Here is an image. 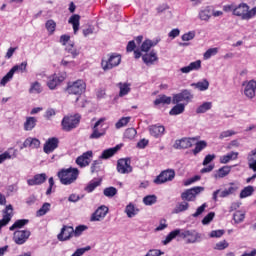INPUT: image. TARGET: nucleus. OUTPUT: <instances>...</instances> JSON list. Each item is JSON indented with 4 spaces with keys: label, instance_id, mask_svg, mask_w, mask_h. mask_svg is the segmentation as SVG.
Masks as SVG:
<instances>
[{
    "label": "nucleus",
    "instance_id": "obj_44",
    "mask_svg": "<svg viewBox=\"0 0 256 256\" xmlns=\"http://www.w3.org/2000/svg\"><path fill=\"white\" fill-rule=\"evenodd\" d=\"M51 211V204L44 203L42 207L36 212L37 217H43V215H47Z\"/></svg>",
    "mask_w": 256,
    "mask_h": 256
},
{
    "label": "nucleus",
    "instance_id": "obj_38",
    "mask_svg": "<svg viewBox=\"0 0 256 256\" xmlns=\"http://www.w3.org/2000/svg\"><path fill=\"white\" fill-rule=\"evenodd\" d=\"M118 151H119V146L106 149L102 152L100 159H110V157H113V155H115V153H117Z\"/></svg>",
    "mask_w": 256,
    "mask_h": 256
},
{
    "label": "nucleus",
    "instance_id": "obj_33",
    "mask_svg": "<svg viewBox=\"0 0 256 256\" xmlns=\"http://www.w3.org/2000/svg\"><path fill=\"white\" fill-rule=\"evenodd\" d=\"M37 125V119L35 117H27L24 123V131H33Z\"/></svg>",
    "mask_w": 256,
    "mask_h": 256
},
{
    "label": "nucleus",
    "instance_id": "obj_25",
    "mask_svg": "<svg viewBox=\"0 0 256 256\" xmlns=\"http://www.w3.org/2000/svg\"><path fill=\"white\" fill-rule=\"evenodd\" d=\"M9 159H17V149L9 148L4 153L0 154V165Z\"/></svg>",
    "mask_w": 256,
    "mask_h": 256
},
{
    "label": "nucleus",
    "instance_id": "obj_21",
    "mask_svg": "<svg viewBox=\"0 0 256 256\" xmlns=\"http://www.w3.org/2000/svg\"><path fill=\"white\" fill-rule=\"evenodd\" d=\"M13 217V206L8 205L6 206L5 210L3 211V218L0 220V229L5 227L11 221Z\"/></svg>",
    "mask_w": 256,
    "mask_h": 256
},
{
    "label": "nucleus",
    "instance_id": "obj_39",
    "mask_svg": "<svg viewBox=\"0 0 256 256\" xmlns=\"http://www.w3.org/2000/svg\"><path fill=\"white\" fill-rule=\"evenodd\" d=\"M185 104L177 103L169 112V115H181L185 113Z\"/></svg>",
    "mask_w": 256,
    "mask_h": 256
},
{
    "label": "nucleus",
    "instance_id": "obj_37",
    "mask_svg": "<svg viewBox=\"0 0 256 256\" xmlns=\"http://www.w3.org/2000/svg\"><path fill=\"white\" fill-rule=\"evenodd\" d=\"M107 133V130H99L97 126L92 127V133L89 136V139H101Z\"/></svg>",
    "mask_w": 256,
    "mask_h": 256
},
{
    "label": "nucleus",
    "instance_id": "obj_31",
    "mask_svg": "<svg viewBox=\"0 0 256 256\" xmlns=\"http://www.w3.org/2000/svg\"><path fill=\"white\" fill-rule=\"evenodd\" d=\"M119 87V97H125V95H129L131 93V84L120 82L117 84Z\"/></svg>",
    "mask_w": 256,
    "mask_h": 256
},
{
    "label": "nucleus",
    "instance_id": "obj_8",
    "mask_svg": "<svg viewBox=\"0 0 256 256\" xmlns=\"http://www.w3.org/2000/svg\"><path fill=\"white\" fill-rule=\"evenodd\" d=\"M191 101H193V94L187 89L182 90L178 94H175L172 98L173 104L180 103L182 105H185L186 107L187 105H189V103H191Z\"/></svg>",
    "mask_w": 256,
    "mask_h": 256
},
{
    "label": "nucleus",
    "instance_id": "obj_53",
    "mask_svg": "<svg viewBox=\"0 0 256 256\" xmlns=\"http://www.w3.org/2000/svg\"><path fill=\"white\" fill-rule=\"evenodd\" d=\"M144 205H155L157 203V196L148 195L143 198Z\"/></svg>",
    "mask_w": 256,
    "mask_h": 256
},
{
    "label": "nucleus",
    "instance_id": "obj_17",
    "mask_svg": "<svg viewBox=\"0 0 256 256\" xmlns=\"http://www.w3.org/2000/svg\"><path fill=\"white\" fill-rule=\"evenodd\" d=\"M57 147H59V138L52 137L45 142L43 151L46 155H49L53 153Z\"/></svg>",
    "mask_w": 256,
    "mask_h": 256
},
{
    "label": "nucleus",
    "instance_id": "obj_15",
    "mask_svg": "<svg viewBox=\"0 0 256 256\" xmlns=\"http://www.w3.org/2000/svg\"><path fill=\"white\" fill-rule=\"evenodd\" d=\"M107 213H109V208L105 205H102L98 207L95 212L92 213L90 217V221L92 223L97 222V221H103L105 217H107Z\"/></svg>",
    "mask_w": 256,
    "mask_h": 256
},
{
    "label": "nucleus",
    "instance_id": "obj_47",
    "mask_svg": "<svg viewBox=\"0 0 256 256\" xmlns=\"http://www.w3.org/2000/svg\"><path fill=\"white\" fill-rule=\"evenodd\" d=\"M11 72L14 74L17 73V71H20V73H25L27 71V62L24 61L21 64L15 65L10 69Z\"/></svg>",
    "mask_w": 256,
    "mask_h": 256
},
{
    "label": "nucleus",
    "instance_id": "obj_63",
    "mask_svg": "<svg viewBox=\"0 0 256 256\" xmlns=\"http://www.w3.org/2000/svg\"><path fill=\"white\" fill-rule=\"evenodd\" d=\"M182 41H193L195 39V31H189L182 35Z\"/></svg>",
    "mask_w": 256,
    "mask_h": 256
},
{
    "label": "nucleus",
    "instance_id": "obj_18",
    "mask_svg": "<svg viewBox=\"0 0 256 256\" xmlns=\"http://www.w3.org/2000/svg\"><path fill=\"white\" fill-rule=\"evenodd\" d=\"M71 237H75L73 226H64L58 234L59 241H69Z\"/></svg>",
    "mask_w": 256,
    "mask_h": 256
},
{
    "label": "nucleus",
    "instance_id": "obj_16",
    "mask_svg": "<svg viewBox=\"0 0 256 256\" xmlns=\"http://www.w3.org/2000/svg\"><path fill=\"white\" fill-rule=\"evenodd\" d=\"M197 138H181L179 140H176L173 147L174 149H189L190 147H193L196 143Z\"/></svg>",
    "mask_w": 256,
    "mask_h": 256
},
{
    "label": "nucleus",
    "instance_id": "obj_59",
    "mask_svg": "<svg viewBox=\"0 0 256 256\" xmlns=\"http://www.w3.org/2000/svg\"><path fill=\"white\" fill-rule=\"evenodd\" d=\"M233 135H237V132L235 130H225L220 133L219 139H227V137H233Z\"/></svg>",
    "mask_w": 256,
    "mask_h": 256
},
{
    "label": "nucleus",
    "instance_id": "obj_56",
    "mask_svg": "<svg viewBox=\"0 0 256 256\" xmlns=\"http://www.w3.org/2000/svg\"><path fill=\"white\" fill-rule=\"evenodd\" d=\"M225 235V230H213L209 233L211 239H221Z\"/></svg>",
    "mask_w": 256,
    "mask_h": 256
},
{
    "label": "nucleus",
    "instance_id": "obj_43",
    "mask_svg": "<svg viewBox=\"0 0 256 256\" xmlns=\"http://www.w3.org/2000/svg\"><path fill=\"white\" fill-rule=\"evenodd\" d=\"M45 28L48 31L49 35H53L55 33V30L57 29V23L54 22L53 19H50L45 23Z\"/></svg>",
    "mask_w": 256,
    "mask_h": 256
},
{
    "label": "nucleus",
    "instance_id": "obj_42",
    "mask_svg": "<svg viewBox=\"0 0 256 256\" xmlns=\"http://www.w3.org/2000/svg\"><path fill=\"white\" fill-rule=\"evenodd\" d=\"M255 192V188L253 186H247L240 192V199H246V197H251Z\"/></svg>",
    "mask_w": 256,
    "mask_h": 256
},
{
    "label": "nucleus",
    "instance_id": "obj_36",
    "mask_svg": "<svg viewBox=\"0 0 256 256\" xmlns=\"http://www.w3.org/2000/svg\"><path fill=\"white\" fill-rule=\"evenodd\" d=\"M191 87H194V89H198V91H207V89H209V81H207V79H204L197 83H192Z\"/></svg>",
    "mask_w": 256,
    "mask_h": 256
},
{
    "label": "nucleus",
    "instance_id": "obj_41",
    "mask_svg": "<svg viewBox=\"0 0 256 256\" xmlns=\"http://www.w3.org/2000/svg\"><path fill=\"white\" fill-rule=\"evenodd\" d=\"M43 87H41V83L35 81L30 84L29 93L31 94H39L42 93Z\"/></svg>",
    "mask_w": 256,
    "mask_h": 256
},
{
    "label": "nucleus",
    "instance_id": "obj_26",
    "mask_svg": "<svg viewBox=\"0 0 256 256\" xmlns=\"http://www.w3.org/2000/svg\"><path fill=\"white\" fill-rule=\"evenodd\" d=\"M201 69V60L191 62L188 66L180 68V71L184 74L191 73V71H199Z\"/></svg>",
    "mask_w": 256,
    "mask_h": 256
},
{
    "label": "nucleus",
    "instance_id": "obj_9",
    "mask_svg": "<svg viewBox=\"0 0 256 256\" xmlns=\"http://www.w3.org/2000/svg\"><path fill=\"white\" fill-rule=\"evenodd\" d=\"M242 93L246 99H255L256 80H246L242 83Z\"/></svg>",
    "mask_w": 256,
    "mask_h": 256
},
{
    "label": "nucleus",
    "instance_id": "obj_60",
    "mask_svg": "<svg viewBox=\"0 0 256 256\" xmlns=\"http://www.w3.org/2000/svg\"><path fill=\"white\" fill-rule=\"evenodd\" d=\"M88 227L85 225H79L74 230V237H81L84 231H87Z\"/></svg>",
    "mask_w": 256,
    "mask_h": 256
},
{
    "label": "nucleus",
    "instance_id": "obj_29",
    "mask_svg": "<svg viewBox=\"0 0 256 256\" xmlns=\"http://www.w3.org/2000/svg\"><path fill=\"white\" fill-rule=\"evenodd\" d=\"M80 21L81 16H79L78 14L72 15L68 20V23L73 27L74 35H77V32L79 31Z\"/></svg>",
    "mask_w": 256,
    "mask_h": 256
},
{
    "label": "nucleus",
    "instance_id": "obj_2",
    "mask_svg": "<svg viewBox=\"0 0 256 256\" xmlns=\"http://www.w3.org/2000/svg\"><path fill=\"white\" fill-rule=\"evenodd\" d=\"M79 170L77 168L62 169L58 172V178L62 185H71L77 181Z\"/></svg>",
    "mask_w": 256,
    "mask_h": 256
},
{
    "label": "nucleus",
    "instance_id": "obj_49",
    "mask_svg": "<svg viewBox=\"0 0 256 256\" xmlns=\"http://www.w3.org/2000/svg\"><path fill=\"white\" fill-rule=\"evenodd\" d=\"M66 51L72 55L73 59L79 55V50L75 49V43L73 42H70L68 45H66Z\"/></svg>",
    "mask_w": 256,
    "mask_h": 256
},
{
    "label": "nucleus",
    "instance_id": "obj_32",
    "mask_svg": "<svg viewBox=\"0 0 256 256\" xmlns=\"http://www.w3.org/2000/svg\"><path fill=\"white\" fill-rule=\"evenodd\" d=\"M229 173H231V166H223L217 170L214 177L215 179H223L224 177H227Z\"/></svg>",
    "mask_w": 256,
    "mask_h": 256
},
{
    "label": "nucleus",
    "instance_id": "obj_52",
    "mask_svg": "<svg viewBox=\"0 0 256 256\" xmlns=\"http://www.w3.org/2000/svg\"><path fill=\"white\" fill-rule=\"evenodd\" d=\"M227 247H229V242H227V240H222L215 244L214 249L216 251H225Z\"/></svg>",
    "mask_w": 256,
    "mask_h": 256
},
{
    "label": "nucleus",
    "instance_id": "obj_57",
    "mask_svg": "<svg viewBox=\"0 0 256 256\" xmlns=\"http://www.w3.org/2000/svg\"><path fill=\"white\" fill-rule=\"evenodd\" d=\"M151 47H155V44L151 40H145L141 45V51L147 53Z\"/></svg>",
    "mask_w": 256,
    "mask_h": 256
},
{
    "label": "nucleus",
    "instance_id": "obj_28",
    "mask_svg": "<svg viewBox=\"0 0 256 256\" xmlns=\"http://www.w3.org/2000/svg\"><path fill=\"white\" fill-rule=\"evenodd\" d=\"M238 157H239V152H230L220 157V163L222 165H227V163H229L230 161L237 160Z\"/></svg>",
    "mask_w": 256,
    "mask_h": 256
},
{
    "label": "nucleus",
    "instance_id": "obj_11",
    "mask_svg": "<svg viewBox=\"0 0 256 256\" xmlns=\"http://www.w3.org/2000/svg\"><path fill=\"white\" fill-rule=\"evenodd\" d=\"M67 79V74L60 73V74H53L48 77L47 87L51 89V91L57 89L61 83H63Z\"/></svg>",
    "mask_w": 256,
    "mask_h": 256
},
{
    "label": "nucleus",
    "instance_id": "obj_27",
    "mask_svg": "<svg viewBox=\"0 0 256 256\" xmlns=\"http://www.w3.org/2000/svg\"><path fill=\"white\" fill-rule=\"evenodd\" d=\"M24 149L29 147L30 149H39L41 147V141L37 138L28 137L23 143Z\"/></svg>",
    "mask_w": 256,
    "mask_h": 256
},
{
    "label": "nucleus",
    "instance_id": "obj_5",
    "mask_svg": "<svg viewBox=\"0 0 256 256\" xmlns=\"http://www.w3.org/2000/svg\"><path fill=\"white\" fill-rule=\"evenodd\" d=\"M121 65V55L119 54H108L107 57L102 58L101 67L103 71H111V69H115V67H119Z\"/></svg>",
    "mask_w": 256,
    "mask_h": 256
},
{
    "label": "nucleus",
    "instance_id": "obj_50",
    "mask_svg": "<svg viewBox=\"0 0 256 256\" xmlns=\"http://www.w3.org/2000/svg\"><path fill=\"white\" fill-rule=\"evenodd\" d=\"M137 136V130L135 128H128L124 132V139H135Z\"/></svg>",
    "mask_w": 256,
    "mask_h": 256
},
{
    "label": "nucleus",
    "instance_id": "obj_54",
    "mask_svg": "<svg viewBox=\"0 0 256 256\" xmlns=\"http://www.w3.org/2000/svg\"><path fill=\"white\" fill-rule=\"evenodd\" d=\"M13 75H15L11 70L1 79L0 85L5 87L11 79H13Z\"/></svg>",
    "mask_w": 256,
    "mask_h": 256
},
{
    "label": "nucleus",
    "instance_id": "obj_7",
    "mask_svg": "<svg viewBox=\"0 0 256 256\" xmlns=\"http://www.w3.org/2000/svg\"><path fill=\"white\" fill-rule=\"evenodd\" d=\"M80 121L81 116H79V114L65 116L61 122L63 131H73V129H76V127L79 125Z\"/></svg>",
    "mask_w": 256,
    "mask_h": 256
},
{
    "label": "nucleus",
    "instance_id": "obj_14",
    "mask_svg": "<svg viewBox=\"0 0 256 256\" xmlns=\"http://www.w3.org/2000/svg\"><path fill=\"white\" fill-rule=\"evenodd\" d=\"M29 237H31V231L18 230L14 232L13 241L16 245H24V243H27Z\"/></svg>",
    "mask_w": 256,
    "mask_h": 256
},
{
    "label": "nucleus",
    "instance_id": "obj_13",
    "mask_svg": "<svg viewBox=\"0 0 256 256\" xmlns=\"http://www.w3.org/2000/svg\"><path fill=\"white\" fill-rule=\"evenodd\" d=\"M175 179V170H165L159 176L156 177L154 183L156 185H163V183H167V181H173Z\"/></svg>",
    "mask_w": 256,
    "mask_h": 256
},
{
    "label": "nucleus",
    "instance_id": "obj_1",
    "mask_svg": "<svg viewBox=\"0 0 256 256\" xmlns=\"http://www.w3.org/2000/svg\"><path fill=\"white\" fill-rule=\"evenodd\" d=\"M176 237L183 239L187 245H195V243H201L205 240V234L195 229H175L162 240V245H169Z\"/></svg>",
    "mask_w": 256,
    "mask_h": 256
},
{
    "label": "nucleus",
    "instance_id": "obj_58",
    "mask_svg": "<svg viewBox=\"0 0 256 256\" xmlns=\"http://www.w3.org/2000/svg\"><path fill=\"white\" fill-rule=\"evenodd\" d=\"M199 19H201V21H209V19H211V13L209 12V10H201L199 12Z\"/></svg>",
    "mask_w": 256,
    "mask_h": 256
},
{
    "label": "nucleus",
    "instance_id": "obj_55",
    "mask_svg": "<svg viewBox=\"0 0 256 256\" xmlns=\"http://www.w3.org/2000/svg\"><path fill=\"white\" fill-rule=\"evenodd\" d=\"M217 53H219V48H210L204 53L203 57L205 60L211 59L214 55H217Z\"/></svg>",
    "mask_w": 256,
    "mask_h": 256
},
{
    "label": "nucleus",
    "instance_id": "obj_22",
    "mask_svg": "<svg viewBox=\"0 0 256 256\" xmlns=\"http://www.w3.org/2000/svg\"><path fill=\"white\" fill-rule=\"evenodd\" d=\"M140 211L141 210L139 209V207H137V205H135V203L133 202H130L124 209V213H126L128 219H133V217H137Z\"/></svg>",
    "mask_w": 256,
    "mask_h": 256
},
{
    "label": "nucleus",
    "instance_id": "obj_19",
    "mask_svg": "<svg viewBox=\"0 0 256 256\" xmlns=\"http://www.w3.org/2000/svg\"><path fill=\"white\" fill-rule=\"evenodd\" d=\"M93 159V151H87L76 159V163L79 167H87Z\"/></svg>",
    "mask_w": 256,
    "mask_h": 256
},
{
    "label": "nucleus",
    "instance_id": "obj_6",
    "mask_svg": "<svg viewBox=\"0 0 256 256\" xmlns=\"http://www.w3.org/2000/svg\"><path fill=\"white\" fill-rule=\"evenodd\" d=\"M85 91H87V83H85V80L82 79L68 83L66 88L68 95H77L78 97H81Z\"/></svg>",
    "mask_w": 256,
    "mask_h": 256
},
{
    "label": "nucleus",
    "instance_id": "obj_48",
    "mask_svg": "<svg viewBox=\"0 0 256 256\" xmlns=\"http://www.w3.org/2000/svg\"><path fill=\"white\" fill-rule=\"evenodd\" d=\"M27 223H29V220H27V219L17 220V221L10 227V231H15V229H22V227H25V225H27Z\"/></svg>",
    "mask_w": 256,
    "mask_h": 256
},
{
    "label": "nucleus",
    "instance_id": "obj_46",
    "mask_svg": "<svg viewBox=\"0 0 256 256\" xmlns=\"http://www.w3.org/2000/svg\"><path fill=\"white\" fill-rule=\"evenodd\" d=\"M194 145H196V146H195V148L192 150V153H193L194 155H198V153H201V151H202L203 149H205V147H207V142L202 140V141H199V142H195Z\"/></svg>",
    "mask_w": 256,
    "mask_h": 256
},
{
    "label": "nucleus",
    "instance_id": "obj_40",
    "mask_svg": "<svg viewBox=\"0 0 256 256\" xmlns=\"http://www.w3.org/2000/svg\"><path fill=\"white\" fill-rule=\"evenodd\" d=\"M212 107H213V103L204 102L200 106L197 107L196 113H198V114L207 113V111H211Z\"/></svg>",
    "mask_w": 256,
    "mask_h": 256
},
{
    "label": "nucleus",
    "instance_id": "obj_62",
    "mask_svg": "<svg viewBox=\"0 0 256 256\" xmlns=\"http://www.w3.org/2000/svg\"><path fill=\"white\" fill-rule=\"evenodd\" d=\"M214 218H215V213H214V212L208 213V214L203 218V220H202V225H209V223H211Z\"/></svg>",
    "mask_w": 256,
    "mask_h": 256
},
{
    "label": "nucleus",
    "instance_id": "obj_12",
    "mask_svg": "<svg viewBox=\"0 0 256 256\" xmlns=\"http://www.w3.org/2000/svg\"><path fill=\"white\" fill-rule=\"evenodd\" d=\"M117 171L118 173H121V175H129V173H133L131 160L127 158L119 159L117 162Z\"/></svg>",
    "mask_w": 256,
    "mask_h": 256
},
{
    "label": "nucleus",
    "instance_id": "obj_30",
    "mask_svg": "<svg viewBox=\"0 0 256 256\" xmlns=\"http://www.w3.org/2000/svg\"><path fill=\"white\" fill-rule=\"evenodd\" d=\"M171 101H173V98L162 94L155 99L154 105H171Z\"/></svg>",
    "mask_w": 256,
    "mask_h": 256
},
{
    "label": "nucleus",
    "instance_id": "obj_4",
    "mask_svg": "<svg viewBox=\"0 0 256 256\" xmlns=\"http://www.w3.org/2000/svg\"><path fill=\"white\" fill-rule=\"evenodd\" d=\"M234 15L236 17H241L244 21H249L253 19L256 15V7L249 10V5L246 3H240L235 6Z\"/></svg>",
    "mask_w": 256,
    "mask_h": 256
},
{
    "label": "nucleus",
    "instance_id": "obj_64",
    "mask_svg": "<svg viewBox=\"0 0 256 256\" xmlns=\"http://www.w3.org/2000/svg\"><path fill=\"white\" fill-rule=\"evenodd\" d=\"M163 255V252L159 249H151L149 250L145 256H160Z\"/></svg>",
    "mask_w": 256,
    "mask_h": 256
},
{
    "label": "nucleus",
    "instance_id": "obj_20",
    "mask_svg": "<svg viewBox=\"0 0 256 256\" xmlns=\"http://www.w3.org/2000/svg\"><path fill=\"white\" fill-rule=\"evenodd\" d=\"M151 137L155 139H161L165 135V126L163 125H152L148 129Z\"/></svg>",
    "mask_w": 256,
    "mask_h": 256
},
{
    "label": "nucleus",
    "instance_id": "obj_35",
    "mask_svg": "<svg viewBox=\"0 0 256 256\" xmlns=\"http://www.w3.org/2000/svg\"><path fill=\"white\" fill-rule=\"evenodd\" d=\"M189 210V204L187 202V200L183 201V202H179L175 208L173 209V213L175 214H179V213H183L185 211Z\"/></svg>",
    "mask_w": 256,
    "mask_h": 256
},
{
    "label": "nucleus",
    "instance_id": "obj_61",
    "mask_svg": "<svg viewBox=\"0 0 256 256\" xmlns=\"http://www.w3.org/2000/svg\"><path fill=\"white\" fill-rule=\"evenodd\" d=\"M105 197H115L117 195V188L115 187H108L104 189Z\"/></svg>",
    "mask_w": 256,
    "mask_h": 256
},
{
    "label": "nucleus",
    "instance_id": "obj_34",
    "mask_svg": "<svg viewBox=\"0 0 256 256\" xmlns=\"http://www.w3.org/2000/svg\"><path fill=\"white\" fill-rule=\"evenodd\" d=\"M99 185H101V179H99V178L93 179L85 187V191L87 193H93V191H95V189H97V187H99Z\"/></svg>",
    "mask_w": 256,
    "mask_h": 256
},
{
    "label": "nucleus",
    "instance_id": "obj_10",
    "mask_svg": "<svg viewBox=\"0 0 256 256\" xmlns=\"http://www.w3.org/2000/svg\"><path fill=\"white\" fill-rule=\"evenodd\" d=\"M203 191H205L203 186L190 188L181 194V199L183 201H195V199H197V195L203 193Z\"/></svg>",
    "mask_w": 256,
    "mask_h": 256
},
{
    "label": "nucleus",
    "instance_id": "obj_45",
    "mask_svg": "<svg viewBox=\"0 0 256 256\" xmlns=\"http://www.w3.org/2000/svg\"><path fill=\"white\" fill-rule=\"evenodd\" d=\"M234 223H243L245 221V212L242 210H238L233 214Z\"/></svg>",
    "mask_w": 256,
    "mask_h": 256
},
{
    "label": "nucleus",
    "instance_id": "obj_51",
    "mask_svg": "<svg viewBox=\"0 0 256 256\" xmlns=\"http://www.w3.org/2000/svg\"><path fill=\"white\" fill-rule=\"evenodd\" d=\"M129 121H131V117H122L121 119H119V121L116 122L115 127L116 129H121L122 127H126L129 123Z\"/></svg>",
    "mask_w": 256,
    "mask_h": 256
},
{
    "label": "nucleus",
    "instance_id": "obj_3",
    "mask_svg": "<svg viewBox=\"0 0 256 256\" xmlns=\"http://www.w3.org/2000/svg\"><path fill=\"white\" fill-rule=\"evenodd\" d=\"M239 191V183L230 182L228 187L221 191V189H217L212 193V199L217 202L219 201V197L221 199H227V197H231V195H235Z\"/></svg>",
    "mask_w": 256,
    "mask_h": 256
},
{
    "label": "nucleus",
    "instance_id": "obj_23",
    "mask_svg": "<svg viewBox=\"0 0 256 256\" xmlns=\"http://www.w3.org/2000/svg\"><path fill=\"white\" fill-rule=\"evenodd\" d=\"M47 181V174H36L33 178L27 180V184L30 187H33L35 185H43Z\"/></svg>",
    "mask_w": 256,
    "mask_h": 256
},
{
    "label": "nucleus",
    "instance_id": "obj_24",
    "mask_svg": "<svg viewBox=\"0 0 256 256\" xmlns=\"http://www.w3.org/2000/svg\"><path fill=\"white\" fill-rule=\"evenodd\" d=\"M142 61L145 65H155V62L159 61V57L157 56V52L152 50L150 53H146L142 56Z\"/></svg>",
    "mask_w": 256,
    "mask_h": 256
}]
</instances>
